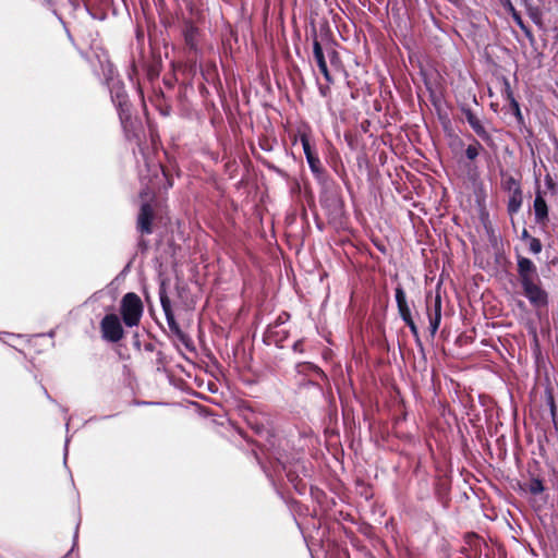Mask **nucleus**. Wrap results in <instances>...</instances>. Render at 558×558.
<instances>
[{"mask_svg":"<svg viewBox=\"0 0 558 558\" xmlns=\"http://www.w3.org/2000/svg\"><path fill=\"white\" fill-rule=\"evenodd\" d=\"M120 313L123 323L128 327L137 326L143 315V303L141 298L134 292L124 294L120 304Z\"/></svg>","mask_w":558,"mask_h":558,"instance_id":"nucleus-1","label":"nucleus"},{"mask_svg":"<svg viewBox=\"0 0 558 558\" xmlns=\"http://www.w3.org/2000/svg\"><path fill=\"white\" fill-rule=\"evenodd\" d=\"M153 192L147 190H144L141 193V197L144 202L137 217V229L144 234H150L153 232L151 222L154 219V210L147 201Z\"/></svg>","mask_w":558,"mask_h":558,"instance_id":"nucleus-2","label":"nucleus"},{"mask_svg":"<svg viewBox=\"0 0 558 558\" xmlns=\"http://www.w3.org/2000/svg\"><path fill=\"white\" fill-rule=\"evenodd\" d=\"M100 329L102 338L110 342L120 341L124 335L121 322L116 314H107L100 323Z\"/></svg>","mask_w":558,"mask_h":558,"instance_id":"nucleus-3","label":"nucleus"},{"mask_svg":"<svg viewBox=\"0 0 558 558\" xmlns=\"http://www.w3.org/2000/svg\"><path fill=\"white\" fill-rule=\"evenodd\" d=\"M537 280H529L522 282L521 286L523 288L525 296L529 301L535 306H544L547 304V294L546 292L538 286Z\"/></svg>","mask_w":558,"mask_h":558,"instance_id":"nucleus-4","label":"nucleus"},{"mask_svg":"<svg viewBox=\"0 0 558 558\" xmlns=\"http://www.w3.org/2000/svg\"><path fill=\"white\" fill-rule=\"evenodd\" d=\"M111 98L119 110L121 122L124 124L125 121L130 118L128 95L124 88L119 84H114L111 87Z\"/></svg>","mask_w":558,"mask_h":558,"instance_id":"nucleus-5","label":"nucleus"},{"mask_svg":"<svg viewBox=\"0 0 558 558\" xmlns=\"http://www.w3.org/2000/svg\"><path fill=\"white\" fill-rule=\"evenodd\" d=\"M461 110H462L468 123L470 124L472 130L476 133V135L478 137H481L483 141H486V142L490 141V135L484 128L481 119L470 108L462 107Z\"/></svg>","mask_w":558,"mask_h":558,"instance_id":"nucleus-6","label":"nucleus"},{"mask_svg":"<svg viewBox=\"0 0 558 558\" xmlns=\"http://www.w3.org/2000/svg\"><path fill=\"white\" fill-rule=\"evenodd\" d=\"M518 274L521 283L529 280H537L536 266L526 257H518Z\"/></svg>","mask_w":558,"mask_h":558,"instance_id":"nucleus-7","label":"nucleus"},{"mask_svg":"<svg viewBox=\"0 0 558 558\" xmlns=\"http://www.w3.org/2000/svg\"><path fill=\"white\" fill-rule=\"evenodd\" d=\"M300 142L302 144L306 161L313 172H319L320 170V160L318 156L312 150L310 138L307 134L302 133L300 135Z\"/></svg>","mask_w":558,"mask_h":558,"instance_id":"nucleus-8","label":"nucleus"},{"mask_svg":"<svg viewBox=\"0 0 558 558\" xmlns=\"http://www.w3.org/2000/svg\"><path fill=\"white\" fill-rule=\"evenodd\" d=\"M535 221L545 223L548 220V206L541 191H536L533 203Z\"/></svg>","mask_w":558,"mask_h":558,"instance_id":"nucleus-9","label":"nucleus"},{"mask_svg":"<svg viewBox=\"0 0 558 558\" xmlns=\"http://www.w3.org/2000/svg\"><path fill=\"white\" fill-rule=\"evenodd\" d=\"M183 37L187 48L194 52L198 50L199 31L193 24H185L183 28Z\"/></svg>","mask_w":558,"mask_h":558,"instance_id":"nucleus-10","label":"nucleus"},{"mask_svg":"<svg viewBox=\"0 0 558 558\" xmlns=\"http://www.w3.org/2000/svg\"><path fill=\"white\" fill-rule=\"evenodd\" d=\"M313 53H314V58L317 62L318 69L322 72V74L324 75L325 80L327 81V83H332V78H331V75L327 68L323 48L317 40H315L313 44Z\"/></svg>","mask_w":558,"mask_h":558,"instance_id":"nucleus-11","label":"nucleus"},{"mask_svg":"<svg viewBox=\"0 0 558 558\" xmlns=\"http://www.w3.org/2000/svg\"><path fill=\"white\" fill-rule=\"evenodd\" d=\"M428 317L429 330L432 336H434L437 332L441 320V298L439 294H437L434 300V314L429 313Z\"/></svg>","mask_w":558,"mask_h":558,"instance_id":"nucleus-12","label":"nucleus"},{"mask_svg":"<svg viewBox=\"0 0 558 558\" xmlns=\"http://www.w3.org/2000/svg\"><path fill=\"white\" fill-rule=\"evenodd\" d=\"M160 303H161V307H162V311L165 313L166 320L168 323L169 328L172 331L178 332L179 331V326H178V324L175 322V318H174V315H173V312H172V308H171L170 300L168 299V296L165 293H160Z\"/></svg>","mask_w":558,"mask_h":558,"instance_id":"nucleus-13","label":"nucleus"},{"mask_svg":"<svg viewBox=\"0 0 558 558\" xmlns=\"http://www.w3.org/2000/svg\"><path fill=\"white\" fill-rule=\"evenodd\" d=\"M523 204V193L522 191H517L514 193L509 194L508 203H507V211L512 217L518 214Z\"/></svg>","mask_w":558,"mask_h":558,"instance_id":"nucleus-14","label":"nucleus"},{"mask_svg":"<svg viewBox=\"0 0 558 558\" xmlns=\"http://www.w3.org/2000/svg\"><path fill=\"white\" fill-rule=\"evenodd\" d=\"M501 187L504 191L508 192L509 194L514 193L517 191H522L519 181L511 175L502 179Z\"/></svg>","mask_w":558,"mask_h":558,"instance_id":"nucleus-15","label":"nucleus"},{"mask_svg":"<svg viewBox=\"0 0 558 558\" xmlns=\"http://www.w3.org/2000/svg\"><path fill=\"white\" fill-rule=\"evenodd\" d=\"M527 14L537 26H543V14L537 7H527Z\"/></svg>","mask_w":558,"mask_h":558,"instance_id":"nucleus-16","label":"nucleus"},{"mask_svg":"<svg viewBox=\"0 0 558 558\" xmlns=\"http://www.w3.org/2000/svg\"><path fill=\"white\" fill-rule=\"evenodd\" d=\"M482 149V145L474 140L473 144H470L465 149V156L470 160H474L478 155L480 150Z\"/></svg>","mask_w":558,"mask_h":558,"instance_id":"nucleus-17","label":"nucleus"},{"mask_svg":"<svg viewBox=\"0 0 558 558\" xmlns=\"http://www.w3.org/2000/svg\"><path fill=\"white\" fill-rule=\"evenodd\" d=\"M513 21L515 22V24L524 32V34L527 36V37H531L532 34H531V31L529 29V27L524 24L521 15L519 14V12L515 10V9H512V14H511Z\"/></svg>","mask_w":558,"mask_h":558,"instance_id":"nucleus-18","label":"nucleus"},{"mask_svg":"<svg viewBox=\"0 0 558 558\" xmlns=\"http://www.w3.org/2000/svg\"><path fill=\"white\" fill-rule=\"evenodd\" d=\"M543 482L539 478H532L529 484V492L532 495H538L544 492Z\"/></svg>","mask_w":558,"mask_h":558,"instance_id":"nucleus-19","label":"nucleus"},{"mask_svg":"<svg viewBox=\"0 0 558 558\" xmlns=\"http://www.w3.org/2000/svg\"><path fill=\"white\" fill-rule=\"evenodd\" d=\"M395 296H396V302H397V306L398 305H403V304H407V296H405V292L404 290L402 289L401 286H398L395 290Z\"/></svg>","mask_w":558,"mask_h":558,"instance_id":"nucleus-20","label":"nucleus"},{"mask_svg":"<svg viewBox=\"0 0 558 558\" xmlns=\"http://www.w3.org/2000/svg\"><path fill=\"white\" fill-rule=\"evenodd\" d=\"M542 243L538 239L532 238L529 241V248L533 254H538L542 252Z\"/></svg>","mask_w":558,"mask_h":558,"instance_id":"nucleus-21","label":"nucleus"},{"mask_svg":"<svg viewBox=\"0 0 558 558\" xmlns=\"http://www.w3.org/2000/svg\"><path fill=\"white\" fill-rule=\"evenodd\" d=\"M398 311H399L400 316H403V315L409 316V314H411L408 303L403 304L402 306L398 305Z\"/></svg>","mask_w":558,"mask_h":558,"instance_id":"nucleus-22","label":"nucleus"},{"mask_svg":"<svg viewBox=\"0 0 558 558\" xmlns=\"http://www.w3.org/2000/svg\"><path fill=\"white\" fill-rule=\"evenodd\" d=\"M511 106H512V108L514 110L515 117L521 119L522 116H521L520 107H519V104L517 102V100L514 98L511 99Z\"/></svg>","mask_w":558,"mask_h":558,"instance_id":"nucleus-23","label":"nucleus"},{"mask_svg":"<svg viewBox=\"0 0 558 558\" xmlns=\"http://www.w3.org/2000/svg\"><path fill=\"white\" fill-rule=\"evenodd\" d=\"M408 327L410 328L413 336H415V337L418 336V330H417V327L414 322L411 323Z\"/></svg>","mask_w":558,"mask_h":558,"instance_id":"nucleus-24","label":"nucleus"},{"mask_svg":"<svg viewBox=\"0 0 558 558\" xmlns=\"http://www.w3.org/2000/svg\"><path fill=\"white\" fill-rule=\"evenodd\" d=\"M319 93L322 96L326 97L329 93V87L328 86H319Z\"/></svg>","mask_w":558,"mask_h":558,"instance_id":"nucleus-25","label":"nucleus"},{"mask_svg":"<svg viewBox=\"0 0 558 558\" xmlns=\"http://www.w3.org/2000/svg\"><path fill=\"white\" fill-rule=\"evenodd\" d=\"M401 318L403 319V322L409 326L411 323H413V319H412V315L409 314V316H401Z\"/></svg>","mask_w":558,"mask_h":558,"instance_id":"nucleus-26","label":"nucleus"},{"mask_svg":"<svg viewBox=\"0 0 558 558\" xmlns=\"http://www.w3.org/2000/svg\"><path fill=\"white\" fill-rule=\"evenodd\" d=\"M521 238L523 240L530 241V239H532L533 236L530 235V233H529V231L526 229H523Z\"/></svg>","mask_w":558,"mask_h":558,"instance_id":"nucleus-27","label":"nucleus"},{"mask_svg":"<svg viewBox=\"0 0 558 558\" xmlns=\"http://www.w3.org/2000/svg\"><path fill=\"white\" fill-rule=\"evenodd\" d=\"M506 5H507L509 12L512 14V9H514V7L512 5L511 1L507 0V4Z\"/></svg>","mask_w":558,"mask_h":558,"instance_id":"nucleus-28","label":"nucleus"},{"mask_svg":"<svg viewBox=\"0 0 558 558\" xmlns=\"http://www.w3.org/2000/svg\"><path fill=\"white\" fill-rule=\"evenodd\" d=\"M63 558H74L71 554H66Z\"/></svg>","mask_w":558,"mask_h":558,"instance_id":"nucleus-29","label":"nucleus"},{"mask_svg":"<svg viewBox=\"0 0 558 558\" xmlns=\"http://www.w3.org/2000/svg\"><path fill=\"white\" fill-rule=\"evenodd\" d=\"M66 456H68V452L65 451V452H64V460L66 459Z\"/></svg>","mask_w":558,"mask_h":558,"instance_id":"nucleus-30","label":"nucleus"}]
</instances>
